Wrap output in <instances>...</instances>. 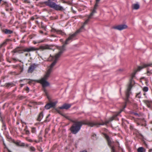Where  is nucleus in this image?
<instances>
[{
  "label": "nucleus",
  "mask_w": 152,
  "mask_h": 152,
  "mask_svg": "<svg viewBox=\"0 0 152 152\" xmlns=\"http://www.w3.org/2000/svg\"><path fill=\"white\" fill-rule=\"evenodd\" d=\"M50 115V114H49L46 117V118L45 120L44 121V122L46 123V122L49 121H50V119H48V118L49 117Z\"/></svg>",
  "instance_id": "c9c22d12"
},
{
  "label": "nucleus",
  "mask_w": 152,
  "mask_h": 152,
  "mask_svg": "<svg viewBox=\"0 0 152 152\" xmlns=\"http://www.w3.org/2000/svg\"><path fill=\"white\" fill-rule=\"evenodd\" d=\"M64 116H64V117H65L66 118L70 121L72 122L73 123V121H75L71 119L69 116L66 115L65 114Z\"/></svg>",
  "instance_id": "ea45409f"
},
{
  "label": "nucleus",
  "mask_w": 152,
  "mask_h": 152,
  "mask_svg": "<svg viewBox=\"0 0 152 152\" xmlns=\"http://www.w3.org/2000/svg\"><path fill=\"white\" fill-rule=\"evenodd\" d=\"M78 122H80L81 124H82V126L83 125H88L91 127H93L95 126V124H94V122H91L89 121L87 119H86L82 121H78Z\"/></svg>",
  "instance_id": "423d86ee"
},
{
  "label": "nucleus",
  "mask_w": 152,
  "mask_h": 152,
  "mask_svg": "<svg viewBox=\"0 0 152 152\" xmlns=\"http://www.w3.org/2000/svg\"><path fill=\"white\" fill-rule=\"evenodd\" d=\"M50 31L55 34H61L62 35L65 34L61 30H59L58 29H51Z\"/></svg>",
  "instance_id": "f8f14e48"
},
{
  "label": "nucleus",
  "mask_w": 152,
  "mask_h": 152,
  "mask_svg": "<svg viewBox=\"0 0 152 152\" xmlns=\"http://www.w3.org/2000/svg\"><path fill=\"white\" fill-rule=\"evenodd\" d=\"M98 6H96V5H94L93 10L88 16V18L86 20L83 25L82 26L81 28L84 27L88 23V22L90 21V19L92 18V17L94 15V14L96 12V10Z\"/></svg>",
  "instance_id": "20e7f679"
},
{
  "label": "nucleus",
  "mask_w": 152,
  "mask_h": 152,
  "mask_svg": "<svg viewBox=\"0 0 152 152\" xmlns=\"http://www.w3.org/2000/svg\"><path fill=\"white\" fill-rule=\"evenodd\" d=\"M144 148L142 147L139 148L137 149L138 152H143Z\"/></svg>",
  "instance_id": "f704fd0d"
},
{
  "label": "nucleus",
  "mask_w": 152,
  "mask_h": 152,
  "mask_svg": "<svg viewBox=\"0 0 152 152\" xmlns=\"http://www.w3.org/2000/svg\"><path fill=\"white\" fill-rule=\"evenodd\" d=\"M72 104H69L68 103H64L61 106L58 107L59 109H65L68 110L69 108L71 106Z\"/></svg>",
  "instance_id": "9b49d317"
},
{
  "label": "nucleus",
  "mask_w": 152,
  "mask_h": 152,
  "mask_svg": "<svg viewBox=\"0 0 152 152\" xmlns=\"http://www.w3.org/2000/svg\"><path fill=\"white\" fill-rule=\"evenodd\" d=\"M148 88L147 86L144 87L143 89V91L145 92H147L148 91Z\"/></svg>",
  "instance_id": "49530a36"
},
{
  "label": "nucleus",
  "mask_w": 152,
  "mask_h": 152,
  "mask_svg": "<svg viewBox=\"0 0 152 152\" xmlns=\"http://www.w3.org/2000/svg\"><path fill=\"white\" fill-rule=\"evenodd\" d=\"M39 49H41L42 50H45L51 49V48H50V46L48 45H41L39 46V48H35L33 47H30L29 48H26L23 49L22 51L24 52H30L31 51H34L37 50H38Z\"/></svg>",
  "instance_id": "7ed1b4c3"
},
{
  "label": "nucleus",
  "mask_w": 152,
  "mask_h": 152,
  "mask_svg": "<svg viewBox=\"0 0 152 152\" xmlns=\"http://www.w3.org/2000/svg\"><path fill=\"white\" fill-rule=\"evenodd\" d=\"M49 102L48 104H49L50 108H54L56 104H57V102L56 101L52 102L51 101V99L50 100H48Z\"/></svg>",
  "instance_id": "dca6fc26"
},
{
  "label": "nucleus",
  "mask_w": 152,
  "mask_h": 152,
  "mask_svg": "<svg viewBox=\"0 0 152 152\" xmlns=\"http://www.w3.org/2000/svg\"><path fill=\"white\" fill-rule=\"evenodd\" d=\"M44 42V40H42L41 41H37V42L35 41H34L33 42V43L34 44H36L37 43H39L40 42Z\"/></svg>",
  "instance_id": "c03bdc74"
},
{
  "label": "nucleus",
  "mask_w": 152,
  "mask_h": 152,
  "mask_svg": "<svg viewBox=\"0 0 152 152\" xmlns=\"http://www.w3.org/2000/svg\"><path fill=\"white\" fill-rule=\"evenodd\" d=\"M15 85L12 82L6 83L5 84L4 86L7 88H9L10 87L12 86H15Z\"/></svg>",
  "instance_id": "5701e85b"
},
{
  "label": "nucleus",
  "mask_w": 152,
  "mask_h": 152,
  "mask_svg": "<svg viewBox=\"0 0 152 152\" xmlns=\"http://www.w3.org/2000/svg\"><path fill=\"white\" fill-rule=\"evenodd\" d=\"M118 142V148L119 149H121L122 151H123V148L119 146V142Z\"/></svg>",
  "instance_id": "bf43d9fd"
},
{
  "label": "nucleus",
  "mask_w": 152,
  "mask_h": 152,
  "mask_svg": "<svg viewBox=\"0 0 152 152\" xmlns=\"http://www.w3.org/2000/svg\"><path fill=\"white\" fill-rule=\"evenodd\" d=\"M25 133L26 134L28 135H29L30 134V132L28 130H26V131H25Z\"/></svg>",
  "instance_id": "5fc2aeb1"
},
{
  "label": "nucleus",
  "mask_w": 152,
  "mask_h": 152,
  "mask_svg": "<svg viewBox=\"0 0 152 152\" xmlns=\"http://www.w3.org/2000/svg\"><path fill=\"white\" fill-rule=\"evenodd\" d=\"M131 93L132 92L131 91H130L126 90L125 92V94L126 96V98L124 99L125 101V104L124 107V108L126 107L127 103L130 102V101L129 100V97L130 95L131 94Z\"/></svg>",
  "instance_id": "0eeeda50"
},
{
  "label": "nucleus",
  "mask_w": 152,
  "mask_h": 152,
  "mask_svg": "<svg viewBox=\"0 0 152 152\" xmlns=\"http://www.w3.org/2000/svg\"><path fill=\"white\" fill-rule=\"evenodd\" d=\"M31 132L32 133H35L36 132V128L35 127H33L31 129Z\"/></svg>",
  "instance_id": "a18cd8bd"
},
{
  "label": "nucleus",
  "mask_w": 152,
  "mask_h": 152,
  "mask_svg": "<svg viewBox=\"0 0 152 152\" xmlns=\"http://www.w3.org/2000/svg\"><path fill=\"white\" fill-rule=\"evenodd\" d=\"M12 142L15 144L17 146H25V144L24 143H22L20 145V142H15L14 140Z\"/></svg>",
  "instance_id": "a878e982"
},
{
  "label": "nucleus",
  "mask_w": 152,
  "mask_h": 152,
  "mask_svg": "<svg viewBox=\"0 0 152 152\" xmlns=\"http://www.w3.org/2000/svg\"><path fill=\"white\" fill-rule=\"evenodd\" d=\"M36 68V65L35 64H33L31 65L28 68V72L32 73Z\"/></svg>",
  "instance_id": "ddd939ff"
},
{
  "label": "nucleus",
  "mask_w": 152,
  "mask_h": 152,
  "mask_svg": "<svg viewBox=\"0 0 152 152\" xmlns=\"http://www.w3.org/2000/svg\"><path fill=\"white\" fill-rule=\"evenodd\" d=\"M152 65V63L149 64H143L142 66H138L137 69V70H135V71L136 72L140 71L142 69L144 68L147 67L148 66H151Z\"/></svg>",
  "instance_id": "6e6552de"
},
{
  "label": "nucleus",
  "mask_w": 152,
  "mask_h": 152,
  "mask_svg": "<svg viewBox=\"0 0 152 152\" xmlns=\"http://www.w3.org/2000/svg\"><path fill=\"white\" fill-rule=\"evenodd\" d=\"M64 116H64V117H65L66 118L70 121L72 122L73 123V121H75L71 119L69 116L66 115L65 114Z\"/></svg>",
  "instance_id": "58836bf2"
},
{
  "label": "nucleus",
  "mask_w": 152,
  "mask_h": 152,
  "mask_svg": "<svg viewBox=\"0 0 152 152\" xmlns=\"http://www.w3.org/2000/svg\"><path fill=\"white\" fill-rule=\"evenodd\" d=\"M59 109L58 108H58H56L55 109V110L58 112V113L63 116H65V114L62 113L61 111L59 110Z\"/></svg>",
  "instance_id": "c85d7f7f"
},
{
  "label": "nucleus",
  "mask_w": 152,
  "mask_h": 152,
  "mask_svg": "<svg viewBox=\"0 0 152 152\" xmlns=\"http://www.w3.org/2000/svg\"><path fill=\"white\" fill-rule=\"evenodd\" d=\"M100 0H96V3L95 5H96V6H98L99 2Z\"/></svg>",
  "instance_id": "603ef678"
},
{
  "label": "nucleus",
  "mask_w": 152,
  "mask_h": 152,
  "mask_svg": "<svg viewBox=\"0 0 152 152\" xmlns=\"http://www.w3.org/2000/svg\"><path fill=\"white\" fill-rule=\"evenodd\" d=\"M45 108L47 110H49L50 108L48 103L45 105Z\"/></svg>",
  "instance_id": "a19ab883"
},
{
  "label": "nucleus",
  "mask_w": 152,
  "mask_h": 152,
  "mask_svg": "<svg viewBox=\"0 0 152 152\" xmlns=\"http://www.w3.org/2000/svg\"><path fill=\"white\" fill-rule=\"evenodd\" d=\"M103 134L107 141L108 145L109 146H111L112 143L111 139L106 134L103 133Z\"/></svg>",
  "instance_id": "9d476101"
},
{
  "label": "nucleus",
  "mask_w": 152,
  "mask_h": 152,
  "mask_svg": "<svg viewBox=\"0 0 152 152\" xmlns=\"http://www.w3.org/2000/svg\"><path fill=\"white\" fill-rule=\"evenodd\" d=\"M128 28L127 25L125 24L120 25L113 27V28Z\"/></svg>",
  "instance_id": "2eb2a0df"
},
{
  "label": "nucleus",
  "mask_w": 152,
  "mask_h": 152,
  "mask_svg": "<svg viewBox=\"0 0 152 152\" xmlns=\"http://www.w3.org/2000/svg\"><path fill=\"white\" fill-rule=\"evenodd\" d=\"M3 2V3L2 4V6H4L5 7H10V5L9 4L7 3V2L4 1Z\"/></svg>",
  "instance_id": "c756f323"
},
{
  "label": "nucleus",
  "mask_w": 152,
  "mask_h": 152,
  "mask_svg": "<svg viewBox=\"0 0 152 152\" xmlns=\"http://www.w3.org/2000/svg\"><path fill=\"white\" fill-rule=\"evenodd\" d=\"M149 69V68H147V73H149V74H150V70H148V69Z\"/></svg>",
  "instance_id": "69168bd1"
},
{
  "label": "nucleus",
  "mask_w": 152,
  "mask_h": 152,
  "mask_svg": "<svg viewBox=\"0 0 152 152\" xmlns=\"http://www.w3.org/2000/svg\"><path fill=\"white\" fill-rule=\"evenodd\" d=\"M29 90V88H28V86H27L25 89L26 91H28Z\"/></svg>",
  "instance_id": "052dcab7"
},
{
  "label": "nucleus",
  "mask_w": 152,
  "mask_h": 152,
  "mask_svg": "<svg viewBox=\"0 0 152 152\" xmlns=\"http://www.w3.org/2000/svg\"><path fill=\"white\" fill-rule=\"evenodd\" d=\"M45 79H42L40 80V83L42 84L43 88L50 86L49 83Z\"/></svg>",
  "instance_id": "1a4fd4ad"
},
{
  "label": "nucleus",
  "mask_w": 152,
  "mask_h": 152,
  "mask_svg": "<svg viewBox=\"0 0 152 152\" xmlns=\"http://www.w3.org/2000/svg\"><path fill=\"white\" fill-rule=\"evenodd\" d=\"M38 151H39L42 152L43 151V150H42V148L40 147H38Z\"/></svg>",
  "instance_id": "6e6d98bb"
},
{
  "label": "nucleus",
  "mask_w": 152,
  "mask_h": 152,
  "mask_svg": "<svg viewBox=\"0 0 152 152\" xmlns=\"http://www.w3.org/2000/svg\"><path fill=\"white\" fill-rule=\"evenodd\" d=\"M112 121H113V119H111L110 118L109 120L105 121L104 122L105 125H107V124H109L110 122Z\"/></svg>",
  "instance_id": "72a5a7b5"
},
{
  "label": "nucleus",
  "mask_w": 152,
  "mask_h": 152,
  "mask_svg": "<svg viewBox=\"0 0 152 152\" xmlns=\"http://www.w3.org/2000/svg\"><path fill=\"white\" fill-rule=\"evenodd\" d=\"M132 8L134 10H137L139 9L140 6L139 4H133L132 5Z\"/></svg>",
  "instance_id": "b1692460"
},
{
  "label": "nucleus",
  "mask_w": 152,
  "mask_h": 152,
  "mask_svg": "<svg viewBox=\"0 0 152 152\" xmlns=\"http://www.w3.org/2000/svg\"><path fill=\"white\" fill-rule=\"evenodd\" d=\"M19 47H18L16 48L15 49L13 50L12 51V53H20V52L21 51V50H19Z\"/></svg>",
  "instance_id": "bb28decb"
},
{
  "label": "nucleus",
  "mask_w": 152,
  "mask_h": 152,
  "mask_svg": "<svg viewBox=\"0 0 152 152\" xmlns=\"http://www.w3.org/2000/svg\"><path fill=\"white\" fill-rule=\"evenodd\" d=\"M63 53V52L62 51H59L58 53L56 54L55 56V60L57 61L58 58L60 57L61 55Z\"/></svg>",
  "instance_id": "412c9836"
},
{
  "label": "nucleus",
  "mask_w": 152,
  "mask_h": 152,
  "mask_svg": "<svg viewBox=\"0 0 152 152\" xmlns=\"http://www.w3.org/2000/svg\"><path fill=\"white\" fill-rule=\"evenodd\" d=\"M9 40V39H7L6 41L3 42V43L0 45V48L1 47L4 45H6L7 44V41H8Z\"/></svg>",
  "instance_id": "79ce46f5"
},
{
  "label": "nucleus",
  "mask_w": 152,
  "mask_h": 152,
  "mask_svg": "<svg viewBox=\"0 0 152 152\" xmlns=\"http://www.w3.org/2000/svg\"><path fill=\"white\" fill-rule=\"evenodd\" d=\"M44 92L45 95L46 96H47V98L48 99V100L50 101L51 98L49 96L45 88L44 89Z\"/></svg>",
  "instance_id": "cd10ccee"
},
{
  "label": "nucleus",
  "mask_w": 152,
  "mask_h": 152,
  "mask_svg": "<svg viewBox=\"0 0 152 152\" xmlns=\"http://www.w3.org/2000/svg\"><path fill=\"white\" fill-rule=\"evenodd\" d=\"M133 78L131 77V79H130L129 83L127 86V88L126 89L127 90L131 91L133 86L132 84V82L133 81Z\"/></svg>",
  "instance_id": "4468645a"
},
{
  "label": "nucleus",
  "mask_w": 152,
  "mask_h": 152,
  "mask_svg": "<svg viewBox=\"0 0 152 152\" xmlns=\"http://www.w3.org/2000/svg\"><path fill=\"white\" fill-rule=\"evenodd\" d=\"M73 123L70 127V130L72 133L76 134L80 130L82 127V124L80 122L78 121H73Z\"/></svg>",
  "instance_id": "f03ea898"
},
{
  "label": "nucleus",
  "mask_w": 152,
  "mask_h": 152,
  "mask_svg": "<svg viewBox=\"0 0 152 152\" xmlns=\"http://www.w3.org/2000/svg\"><path fill=\"white\" fill-rule=\"evenodd\" d=\"M118 115V114L114 115H113L112 117L110 118L111 119H113V120L115 119V118H116L117 117Z\"/></svg>",
  "instance_id": "37998d69"
},
{
  "label": "nucleus",
  "mask_w": 152,
  "mask_h": 152,
  "mask_svg": "<svg viewBox=\"0 0 152 152\" xmlns=\"http://www.w3.org/2000/svg\"><path fill=\"white\" fill-rule=\"evenodd\" d=\"M35 36V35H30L29 36V38L30 39H33L34 37Z\"/></svg>",
  "instance_id": "13d9d810"
},
{
  "label": "nucleus",
  "mask_w": 152,
  "mask_h": 152,
  "mask_svg": "<svg viewBox=\"0 0 152 152\" xmlns=\"http://www.w3.org/2000/svg\"><path fill=\"white\" fill-rule=\"evenodd\" d=\"M92 137L93 140H96L97 139L96 135L95 134H93L92 135Z\"/></svg>",
  "instance_id": "4c0bfd02"
},
{
  "label": "nucleus",
  "mask_w": 152,
  "mask_h": 152,
  "mask_svg": "<svg viewBox=\"0 0 152 152\" xmlns=\"http://www.w3.org/2000/svg\"><path fill=\"white\" fill-rule=\"evenodd\" d=\"M123 69H120L117 70L118 71H120V72L123 71Z\"/></svg>",
  "instance_id": "338daca9"
},
{
  "label": "nucleus",
  "mask_w": 152,
  "mask_h": 152,
  "mask_svg": "<svg viewBox=\"0 0 152 152\" xmlns=\"http://www.w3.org/2000/svg\"><path fill=\"white\" fill-rule=\"evenodd\" d=\"M5 136L8 139L7 140L9 142H12L14 139H12V138L9 135L8 133L5 134Z\"/></svg>",
  "instance_id": "4be33fe9"
},
{
  "label": "nucleus",
  "mask_w": 152,
  "mask_h": 152,
  "mask_svg": "<svg viewBox=\"0 0 152 152\" xmlns=\"http://www.w3.org/2000/svg\"><path fill=\"white\" fill-rule=\"evenodd\" d=\"M30 150L32 151H35V149L33 146H31L30 147Z\"/></svg>",
  "instance_id": "8fccbe9b"
},
{
  "label": "nucleus",
  "mask_w": 152,
  "mask_h": 152,
  "mask_svg": "<svg viewBox=\"0 0 152 152\" xmlns=\"http://www.w3.org/2000/svg\"><path fill=\"white\" fill-rule=\"evenodd\" d=\"M26 140L30 142H32L33 141L31 139L29 138L28 137H26Z\"/></svg>",
  "instance_id": "864d4df0"
},
{
  "label": "nucleus",
  "mask_w": 152,
  "mask_h": 152,
  "mask_svg": "<svg viewBox=\"0 0 152 152\" xmlns=\"http://www.w3.org/2000/svg\"><path fill=\"white\" fill-rule=\"evenodd\" d=\"M2 32L6 34H12L13 33L12 31L8 29H1Z\"/></svg>",
  "instance_id": "f3484780"
},
{
  "label": "nucleus",
  "mask_w": 152,
  "mask_h": 152,
  "mask_svg": "<svg viewBox=\"0 0 152 152\" xmlns=\"http://www.w3.org/2000/svg\"><path fill=\"white\" fill-rule=\"evenodd\" d=\"M143 102L146 104L147 106L149 108H151L152 105V101H149L148 100H144Z\"/></svg>",
  "instance_id": "6ab92c4d"
},
{
  "label": "nucleus",
  "mask_w": 152,
  "mask_h": 152,
  "mask_svg": "<svg viewBox=\"0 0 152 152\" xmlns=\"http://www.w3.org/2000/svg\"><path fill=\"white\" fill-rule=\"evenodd\" d=\"M6 104L5 103L3 104L2 106V109L3 110H4L5 109V107L6 106Z\"/></svg>",
  "instance_id": "0e129e2a"
},
{
  "label": "nucleus",
  "mask_w": 152,
  "mask_h": 152,
  "mask_svg": "<svg viewBox=\"0 0 152 152\" xmlns=\"http://www.w3.org/2000/svg\"><path fill=\"white\" fill-rule=\"evenodd\" d=\"M137 72H136V71L134 70V72L132 74L131 77L133 78L135 77V75H136Z\"/></svg>",
  "instance_id": "de8ad7c7"
},
{
  "label": "nucleus",
  "mask_w": 152,
  "mask_h": 152,
  "mask_svg": "<svg viewBox=\"0 0 152 152\" xmlns=\"http://www.w3.org/2000/svg\"><path fill=\"white\" fill-rule=\"evenodd\" d=\"M49 129L48 128H46L45 130V135H46L47 134H48L49 131Z\"/></svg>",
  "instance_id": "09e8293b"
},
{
  "label": "nucleus",
  "mask_w": 152,
  "mask_h": 152,
  "mask_svg": "<svg viewBox=\"0 0 152 152\" xmlns=\"http://www.w3.org/2000/svg\"><path fill=\"white\" fill-rule=\"evenodd\" d=\"M26 96H18V98L20 100H22L23 99H26Z\"/></svg>",
  "instance_id": "e433bc0d"
},
{
  "label": "nucleus",
  "mask_w": 152,
  "mask_h": 152,
  "mask_svg": "<svg viewBox=\"0 0 152 152\" xmlns=\"http://www.w3.org/2000/svg\"><path fill=\"white\" fill-rule=\"evenodd\" d=\"M82 29H78L74 34H70L69 37L66 39L64 44L62 45L61 48H60V51L63 52V53L65 50V45L68 44L70 42L72 41L73 39L77 35L82 31Z\"/></svg>",
  "instance_id": "f257e3e1"
},
{
  "label": "nucleus",
  "mask_w": 152,
  "mask_h": 152,
  "mask_svg": "<svg viewBox=\"0 0 152 152\" xmlns=\"http://www.w3.org/2000/svg\"><path fill=\"white\" fill-rule=\"evenodd\" d=\"M132 113L134 114V115H135L136 116H140L139 114L137 113L133 112Z\"/></svg>",
  "instance_id": "4d7b16f0"
},
{
  "label": "nucleus",
  "mask_w": 152,
  "mask_h": 152,
  "mask_svg": "<svg viewBox=\"0 0 152 152\" xmlns=\"http://www.w3.org/2000/svg\"><path fill=\"white\" fill-rule=\"evenodd\" d=\"M51 72L52 71L50 70V69H48L44 77L42 79H45L47 80L49 77Z\"/></svg>",
  "instance_id": "a211bd4d"
},
{
  "label": "nucleus",
  "mask_w": 152,
  "mask_h": 152,
  "mask_svg": "<svg viewBox=\"0 0 152 152\" xmlns=\"http://www.w3.org/2000/svg\"><path fill=\"white\" fill-rule=\"evenodd\" d=\"M57 61L54 60L50 64V68L49 69H50V70L52 71V68H53V66L56 64V63L57 62Z\"/></svg>",
  "instance_id": "393cba45"
},
{
  "label": "nucleus",
  "mask_w": 152,
  "mask_h": 152,
  "mask_svg": "<svg viewBox=\"0 0 152 152\" xmlns=\"http://www.w3.org/2000/svg\"><path fill=\"white\" fill-rule=\"evenodd\" d=\"M1 123L2 124V127L4 128V130H7V127L5 122H2Z\"/></svg>",
  "instance_id": "7c9ffc66"
},
{
  "label": "nucleus",
  "mask_w": 152,
  "mask_h": 152,
  "mask_svg": "<svg viewBox=\"0 0 152 152\" xmlns=\"http://www.w3.org/2000/svg\"><path fill=\"white\" fill-rule=\"evenodd\" d=\"M109 147L111 148V152H117L114 146H112L111 145V146Z\"/></svg>",
  "instance_id": "473e14b6"
},
{
  "label": "nucleus",
  "mask_w": 152,
  "mask_h": 152,
  "mask_svg": "<svg viewBox=\"0 0 152 152\" xmlns=\"http://www.w3.org/2000/svg\"><path fill=\"white\" fill-rule=\"evenodd\" d=\"M52 5L49 7H50L57 11H62L64 10L63 7L60 5L57 4L55 3H52Z\"/></svg>",
  "instance_id": "39448f33"
},
{
  "label": "nucleus",
  "mask_w": 152,
  "mask_h": 152,
  "mask_svg": "<svg viewBox=\"0 0 152 152\" xmlns=\"http://www.w3.org/2000/svg\"><path fill=\"white\" fill-rule=\"evenodd\" d=\"M143 142L144 144L145 145V146L147 147L148 146L147 144H146V142H145V141H143Z\"/></svg>",
  "instance_id": "680f3d73"
},
{
  "label": "nucleus",
  "mask_w": 152,
  "mask_h": 152,
  "mask_svg": "<svg viewBox=\"0 0 152 152\" xmlns=\"http://www.w3.org/2000/svg\"><path fill=\"white\" fill-rule=\"evenodd\" d=\"M94 124H95V126H96L97 125H105V123L104 122H102V123H97V122H94Z\"/></svg>",
  "instance_id": "2f4dec72"
},
{
  "label": "nucleus",
  "mask_w": 152,
  "mask_h": 152,
  "mask_svg": "<svg viewBox=\"0 0 152 152\" xmlns=\"http://www.w3.org/2000/svg\"><path fill=\"white\" fill-rule=\"evenodd\" d=\"M130 129L131 130H133V126L132 125H130Z\"/></svg>",
  "instance_id": "e2e57ef3"
},
{
  "label": "nucleus",
  "mask_w": 152,
  "mask_h": 152,
  "mask_svg": "<svg viewBox=\"0 0 152 152\" xmlns=\"http://www.w3.org/2000/svg\"><path fill=\"white\" fill-rule=\"evenodd\" d=\"M140 94H141L140 92L137 94L136 95V96L137 97V98H140L141 97Z\"/></svg>",
  "instance_id": "3c124183"
},
{
  "label": "nucleus",
  "mask_w": 152,
  "mask_h": 152,
  "mask_svg": "<svg viewBox=\"0 0 152 152\" xmlns=\"http://www.w3.org/2000/svg\"><path fill=\"white\" fill-rule=\"evenodd\" d=\"M80 152H88L86 150H83V151H80Z\"/></svg>",
  "instance_id": "774afa93"
},
{
  "label": "nucleus",
  "mask_w": 152,
  "mask_h": 152,
  "mask_svg": "<svg viewBox=\"0 0 152 152\" xmlns=\"http://www.w3.org/2000/svg\"><path fill=\"white\" fill-rule=\"evenodd\" d=\"M43 117V111L41 112L38 115L37 120L39 121H40L41 120Z\"/></svg>",
  "instance_id": "aec40b11"
}]
</instances>
